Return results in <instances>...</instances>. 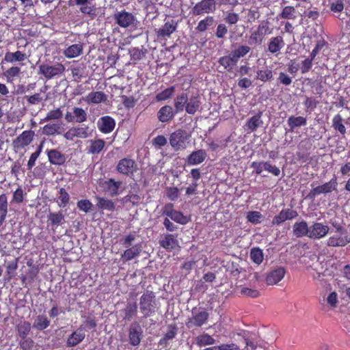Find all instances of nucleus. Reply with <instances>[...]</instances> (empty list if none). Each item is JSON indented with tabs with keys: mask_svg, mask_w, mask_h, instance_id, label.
<instances>
[{
	"mask_svg": "<svg viewBox=\"0 0 350 350\" xmlns=\"http://www.w3.org/2000/svg\"><path fill=\"white\" fill-rule=\"evenodd\" d=\"M139 306L140 312L146 319L155 314L159 308L154 293L148 290L140 297Z\"/></svg>",
	"mask_w": 350,
	"mask_h": 350,
	"instance_id": "nucleus-1",
	"label": "nucleus"
},
{
	"mask_svg": "<svg viewBox=\"0 0 350 350\" xmlns=\"http://www.w3.org/2000/svg\"><path fill=\"white\" fill-rule=\"evenodd\" d=\"M209 318V314L204 308L194 307L191 310V315L185 322L188 329H194L206 324Z\"/></svg>",
	"mask_w": 350,
	"mask_h": 350,
	"instance_id": "nucleus-2",
	"label": "nucleus"
},
{
	"mask_svg": "<svg viewBox=\"0 0 350 350\" xmlns=\"http://www.w3.org/2000/svg\"><path fill=\"white\" fill-rule=\"evenodd\" d=\"M273 33V28L271 27L269 21H262L254 30L250 36L249 42L252 45H260L265 38Z\"/></svg>",
	"mask_w": 350,
	"mask_h": 350,
	"instance_id": "nucleus-3",
	"label": "nucleus"
},
{
	"mask_svg": "<svg viewBox=\"0 0 350 350\" xmlns=\"http://www.w3.org/2000/svg\"><path fill=\"white\" fill-rule=\"evenodd\" d=\"M190 135L183 129H178L172 133L169 137L170 144L175 151L187 148Z\"/></svg>",
	"mask_w": 350,
	"mask_h": 350,
	"instance_id": "nucleus-4",
	"label": "nucleus"
},
{
	"mask_svg": "<svg viewBox=\"0 0 350 350\" xmlns=\"http://www.w3.org/2000/svg\"><path fill=\"white\" fill-rule=\"evenodd\" d=\"M65 66L59 62L53 65L42 64L38 66V74L43 75L47 80L59 77L65 72Z\"/></svg>",
	"mask_w": 350,
	"mask_h": 350,
	"instance_id": "nucleus-5",
	"label": "nucleus"
},
{
	"mask_svg": "<svg viewBox=\"0 0 350 350\" xmlns=\"http://www.w3.org/2000/svg\"><path fill=\"white\" fill-rule=\"evenodd\" d=\"M137 169L136 162L129 158L121 159L116 167V170L118 173L129 177L133 176Z\"/></svg>",
	"mask_w": 350,
	"mask_h": 350,
	"instance_id": "nucleus-6",
	"label": "nucleus"
},
{
	"mask_svg": "<svg viewBox=\"0 0 350 350\" xmlns=\"http://www.w3.org/2000/svg\"><path fill=\"white\" fill-rule=\"evenodd\" d=\"M337 186V179L336 177H334L329 182L312 188L307 195L306 198L310 200H314L316 196L319 195L322 193H329L332 191L336 190Z\"/></svg>",
	"mask_w": 350,
	"mask_h": 350,
	"instance_id": "nucleus-7",
	"label": "nucleus"
},
{
	"mask_svg": "<svg viewBox=\"0 0 350 350\" xmlns=\"http://www.w3.org/2000/svg\"><path fill=\"white\" fill-rule=\"evenodd\" d=\"M113 19L116 23L122 28L134 26L137 21V18L133 14L125 10L116 12L113 15Z\"/></svg>",
	"mask_w": 350,
	"mask_h": 350,
	"instance_id": "nucleus-8",
	"label": "nucleus"
},
{
	"mask_svg": "<svg viewBox=\"0 0 350 350\" xmlns=\"http://www.w3.org/2000/svg\"><path fill=\"white\" fill-rule=\"evenodd\" d=\"M174 204L169 203L165 205L163 211V214L170 217L174 221L185 225L189 221L190 218L183 215L180 211H176L173 208Z\"/></svg>",
	"mask_w": 350,
	"mask_h": 350,
	"instance_id": "nucleus-9",
	"label": "nucleus"
},
{
	"mask_svg": "<svg viewBox=\"0 0 350 350\" xmlns=\"http://www.w3.org/2000/svg\"><path fill=\"white\" fill-rule=\"evenodd\" d=\"M215 8L216 1L215 0H201L193 7L191 12L193 15L198 16L213 13Z\"/></svg>",
	"mask_w": 350,
	"mask_h": 350,
	"instance_id": "nucleus-10",
	"label": "nucleus"
},
{
	"mask_svg": "<svg viewBox=\"0 0 350 350\" xmlns=\"http://www.w3.org/2000/svg\"><path fill=\"white\" fill-rule=\"evenodd\" d=\"M34 136V132L33 131H24L20 134L16 139L12 142V146L14 150H21L27 146H29L32 142Z\"/></svg>",
	"mask_w": 350,
	"mask_h": 350,
	"instance_id": "nucleus-11",
	"label": "nucleus"
},
{
	"mask_svg": "<svg viewBox=\"0 0 350 350\" xmlns=\"http://www.w3.org/2000/svg\"><path fill=\"white\" fill-rule=\"evenodd\" d=\"M329 228L320 222H314L309 228L308 237L310 239L319 240L325 237L329 232Z\"/></svg>",
	"mask_w": 350,
	"mask_h": 350,
	"instance_id": "nucleus-12",
	"label": "nucleus"
},
{
	"mask_svg": "<svg viewBox=\"0 0 350 350\" xmlns=\"http://www.w3.org/2000/svg\"><path fill=\"white\" fill-rule=\"evenodd\" d=\"M350 243V236L348 232L344 233H336L329 237L326 241V245L332 247H345Z\"/></svg>",
	"mask_w": 350,
	"mask_h": 350,
	"instance_id": "nucleus-13",
	"label": "nucleus"
},
{
	"mask_svg": "<svg viewBox=\"0 0 350 350\" xmlns=\"http://www.w3.org/2000/svg\"><path fill=\"white\" fill-rule=\"evenodd\" d=\"M143 330L137 321L131 323L129 328V340L132 346H138L142 339Z\"/></svg>",
	"mask_w": 350,
	"mask_h": 350,
	"instance_id": "nucleus-14",
	"label": "nucleus"
},
{
	"mask_svg": "<svg viewBox=\"0 0 350 350\" xmlns=\"http://www.w3.org/2000/svg\"><path fill=\"white\" fill-rule=\"evenodd\" d=\"M298 216L297 211L293 208H283L280 212L274 216L271 221L273 226H280L287 220H292Z\"/></svg>",
	"mask_w": 350,
	"mask_h": 350,
	"instance_id": "nucleus-15",
	"label": "nucleus"
},
{
	"mask_svg": "<svg viewBox=\"0 0 350 350\" xmlns=\"http://www.w3.org/2000/svg\"><path fill=\"white\" fill-rule=\"evenodd\" d=\"M286 274V269L283 267H279L268 272L265 277V282L267 285L273 286L280 282Z\"/></svg>",
	"mask_w": 350,
	"mask_h": 350,
	"instance_id": "nucleus-16",
	"label": "nucleus"
},
{
	"mask_svg": "<svg viewBox=\"0 0 350 350\" xmlns=\"http://www.w3.org/2000/svg\"><path fill=\"white\" fill-rule=\"evenodd\" d=\"M267 51L271 54L278 55L285 46V42L282 36L271 37L267 42Z\"/></svg>",
	"mask_w": 350,
	"mask_h": 350,
	"instance_id": "nucleus-17",
	"label": "nucleus"
},
{
	"mask_svg": "<svg viewBox=\"0 0 350 350\" xmlns=\"http://www.w3.org/2000/svg\"><path fill=\"white\" fill-rule=\"evenodd\" d=\"M143 247L142 243L134 244L132 247L126 248L121 254V260L126 262L137 257H139L142 252Z\"/></svg>",
	"mask_w": 350,
	"mask_h": 350,
	"instance_id": "nucleus-18",
	"label": "nucleus"
},
{
	"mask_svg": "<svg viewBox=\"0 0 350 350\" xmlns=\"http://www.w3.org/2000/svg\"><path fill=\"white\" fill-rule=\"evenodd\" d=\"M176 113L172 106L166 105L159 109L157 117L160 122L168 123L174 118Z\"/></svg>",
	"mask_w": 350,
	"mask_h": 350,
	"instance_id": "nucleus-19",
	"label": "nucleus"
},
{
	"mask_svg": "<svg viewBox=\"0 0 350 350\" xmlns=\"http://www.w3.org/2000/svg\"><path fill=\"white\" fill-rule=\"evenodd\" d=\"M206 157L207 154L205 150H197L191 152V153L187 156L186 159V164L187 165H200L205 161Z\"/></svg>",
	"mask_w": 350,
	"mask_h": 350,
	"instance_id": "nucleus-20",
	"label": "nucleus"
},
{
	"mask_svg": "<svg viewBox=\"0 0 350 350\" xmlns=\"http://www.w3.org/2000/svg\"><path fill=\"white\" fill-rule=\"evenodd\" d=\"M116 122L114 119L109 116L101 117L98 122V128L99 131L105 134L111 133L115 128Z\"/></svg>",
	"mask_w": 350,
	"mask_h": 350,
	"instance_id": "nucleus-21",
	"label": "nucleus"
},
{
	"mask_svg": "<svg viewBox=\"0 0 350 350\" xmlns=\"http://www.w3.org/2000/svg\"><path fill=\"white\" fill-rule=\"evenodd\" d=\"M46 152L49 162L53 165H62L66 161V155L56 149L46 150Z\"/></svg>",
	"mask_w": 350,
	"mask_h": 350,
	"instance_id": "nucleus-22",
	"label": "nucleus"
},
{
	"mask_svg": "<svg viewBox=\"0 0 350 350\" xmlns=\"http://www.w3.org/2000/svg\"><path fill=\"white\" fill-rule=\"evenodd\" d=\"M85 337V332L83 329L79 328L77 330L72 332V334L68 337L66 340L67 347H74L81 342Z\"/></svg>",
	"mask_w": 350,
	"mask_h": 350,
	"instance_id": "nucleus-23",
	"label": "nucleus"
},
{
	"mask_svg": "<svg viewBox=\"0 0 350 350\" xmlns=\"http://www.w3.org/2000/svg\"><path fill=\"white\" fill-rule=\"evenodd\" d=\"M177 24L174 20L167 21L159 29L156 30L158 38L170 37L176 29Z\"/></svg>",
	"mask_w": 350,
	"mask_h": 350,
	"instance_id": "nucleus-24",
	"label": "nucleus"
},
{
	"mask_svg": "<svg viewBox=\"0 0 350 350\" xmlns=\"http://www.w3.org/2000/svg\"><path fill=\"white\" fill-rule=\"evenodd\" d=\"M83 52V44L81 42H79L71 44L64 49L63 55L68 59H72L81 55Z\"/></svg>",
	"mask_w": 350,
	"mask_h": 350,
	"instance_id": "nucleus-25",
	"label": "nucleus"
},
{
	"mask_svg": "<svg viewBox=\"0 0 350 350\" xmlns=\"http://www.w3.org/2000/svg\"><path fill=\"white\" fill-rule=\"evenodd\" d=\"M202 105L201 97L198 95L191 96L187 102L185 111L189 115H194L197 111H199Z\"/></svg>",
	"mask_w": 350,
	"mask_h": 350,
	"instance_id": "nucleus-26",
	"label": "nucleus"
},
{
	"mask_svg": "<svg viewBox=\"0 0 350 350\" xmlns=\"http://www.w3.org/2000/svg\"><path fill=\"white\" fill-rule=\"evenodd\" d=\"M103 186L106 192H107L111 197L116 196L118 194V190L122 185L120 180H115L113 178H109L104 181Z\"/></svg>",
	"mask_w": 350,
	"mask_h": 350,
	"instance_id": "nucleus-27",
	"label": "nucleus"
},
{
	"mask_svg": "<svg viewBox=\"0 0 350 350\" xmlns=\"http://www.w3.org/2000/svg\"><path fill=\"white\" fill-rule=\"evenodd\" d=\"M159 244L161 247L167 250H173L178 246L177 236L172 234H167L159 241Z\"/></svg>",
	"mask_w": 350,
	"mask_h": 350,
	"instance_id": "nucleus-28",
	"label": "nucleus"
},
{
	"mask_svg": "<svg viewBox=\"0 0 350 350\" xmlns=\"http://www.w3.org/2000/svg\"><path fill=\"white\" fill-rule=\"evenodd\" d=\"M123 320L130 321L137 314V305L136 302L128 303L126 307L120 310Z\"/></svg>",
	"mask_w": 350,
	"mask_h": 350,
	"instance_id": "nucleus-29",
	"label": "nucleus"
},
{
	"mask_svg": "<svg viewBox=\"0 0 350 350\" xmlns=\"http://www.w3.org/2000/svg\"><path fill=\"white\" fill-rule=\"evenodd\" d=\"M27 59V55L21 51L15 52H7L5 54L3 60L8 63L22 62Z\"/></svg>",
	"mask_w": 350,
	"mask_h": 350,
	"instance_id": "nucleus-30",
	"label": "nucleus"
},
{
	"mask_svg": "<svg viewBox=\"0 0 350 350\" xmlns=\"http://www.w3.org/2000/svg\"><path fill=\"white\" fill-rule=\"evenodd\" d=\"M88 103L98 104L107 100V96L103 92H91L84 99Z\"/></svg>",
	"mask_w": 350,
	"mask_h": 350,
	"instance_id": "nucleus-31",
	"label": "nucleus"
},
{
	"mask_svg": "<svg viewBox=\"0 0 350 350\" xmlns=\"http://www.w3.org/2000/svg\"><path fill=\"white\" fill-rule=\"evenodd\" d=\"M48 221L49 226L53 228L63 224L65 219L62 211L50 212L48 215Z\"/></svg>",
	"mask_w": 350,
	"mask_h": 350,
	"instance_id": "nucleus-32",
	"label": "nucleus"
},
{
	"mask_svg": "<svg viewBox=\"0 0 350 350\" xmlns=\"http://www.w3.org/2000/svg\"><path fill=\"white\" fill-rule=\"evenodd\" d=\"M310 226H308L305 221L295 222L293 225V234L296 237H303L307 236L308 237Z\"/></svg>",
	"mask_w": 350,
	"mask_h": 350,
	"instance_id": "nucleus-33",
	"label": "nucleus"
},
{
	"mask_svg": "<svg viewBox=\"0 0 350 350\" xmlns=\"http://www.w3.org/2000/svg\"><path fill=\"white\" fill-rule=\"evenodd\" d=\"M189 98L187 93L183 92L174 98V106L176 113L182 112L185 109Z\"/></svg>",
	"mask_w": 350,
	"mask_h": 350,
	"instance_id": "nucleus-34",
	"label": "nucleus"
},
{
	"mask_svg": "<svg viewBox=\"0 0 350 350\" xmlns=\"http://www.w3.org/2000/svg\"><path fill=\"white\" fill-rule=\"evenodd\" d=\"M218 62L228 72H232L238 63L230 54L221 57Z\"/></svg>",
	"mask_w": 350,
	"mask_h": 350,
	"instance_id": "nucleus-35",
	"label": "nucleus"
},
{
	"mask_svg": "<svg viewBox=\"0 0 350 350\" xmlns=\"http://www.w3.org/2000/svg\"><path fill=\"white\" fill-rule=\"evenodd\" d=\"M177 332H178V327H177L176 324L174 323V324L168 325L167 331L165 333V334L164 335V336L160 339L159 342V345H166L168 340H172L176 336Z\"/></svg>",
	"mask_w": 350,
	"mask_h": 350,
	"instance_id": "nucleus-36",
	"label": "nucleus"
},
{
	"mask_svg": "<svg viewBox=\"0 0 350 350\" xmlns=\"http://www.w3.org/2000/svg\"><path fill=\"white\" fill-rule=\"evenodd\" d=\"M344 120L342 116L339 113L335 115L332 120V126L335 131L339 132V133L344 137L346 134V127L343 124Z\"/></svg>",
	"mask_w": 350,
	"mask_h": 350,
	"instance_id": "nucleus-37",
	"label": "nucleus"
},
{
	"mask_svg": "<svg viewBox=\"0 0 350 350\" xmlns=\"http://www.w3.org/2000/svg\"><path fill=\"white\" fill-rule=\"evenodd\" d=\"M8 212V197L6 194L0 195V227L5 220Z\"/></svg>",
	"mask_w": 350,
	"mask_h": 350,
	"instance_id": "nucleus-38",
	"label": "nucleus"
},
{
	"mask_svg": "<svg viewBox=\"0 0 350 350\" xmlns=\"http://www.w3.org/2000/svg\"><path fill=\"white\" fill-rule=\"evenodd\" d=\"M21 73V68L13 66L3 72V75L8 83H12L16 77H18Z\"/></svg>",
	"mask_w": 350,
	"mask_h": 350,
	"instance_id": "nucleus-39",
	"label": "nucleus"
},
{
	"mask_svg": "<svg viewBox=\"0 0 350 350\" xmlns=\"http://www.w3.org/2000/svg\"><path fill=\"white\" fill-rule=\"evenodd\" d=\"M287 124L290 127V130L293 131L295 128L306 126L307 124V120L302 116H291L288 118Z\"/></svg>",
	"mask_w": 350,
	"mask_h": 350,
	"instance_id": "nucleus-40",
	"label": "nucleus"
},
{
	"mask_svg": "<svg viewBox=\"0 0 350 350\" xmlns=\"http://www.w3.org/2000/svg\"><path fill=\"white\" fill-rule=\"evenodd\" d=\"M96 206L98 209L107 210L111 212L115 210L116 204L112 200L103 197H96Z\"/></svg>",
	"mask_w": 350,
	"mask_h": 350,
	"instance_id": "nucleus-41",
	"label": "nucleus"
},
{
	"mask_svg": "<svg viewBox=\"0 0 350 350\" xmlns=\"http://www.w3.org/2000/svg\"><path fill=\"white\" fill-rule=\"evenodd\" d=\"M105 146V142L102 139L92 140L90 141V145L88 148V152L92 154H98L103 150Z\"/></svg>",
	"mask_w": 350,
	"mask_h": 350,
	"instance_id": "nucleus-42",
	"label": "nucleus"
},
{
	"mask_svg": "<svg viewBox=\"0 0 350 350\" xmlns=\"http://www.w3.org/2000/svg\"><path fill=\"white\" fill-rule=\"evenodd\" d=\"M251 50V48L247 45H238L230 53L234 59L238 62L239 59L245 57Z\"/></svg>",
	"mask_w": 350,
	"mask_h": 350,
	"instance_id": "nucleus-43",
	"label": "nucleus"
},
{
	"mask_svg": "<svg viewBox=\"0 0 350 350\" xmlns=\"http://www.w3.org/2000/svg\"><path fill=\"white\" fill-rule=\"evenodd\" d=\"M196 340V345L199 347L213 345L215 343V338L208 334H202L198 336Z\"/></svg>",
	"mask_w": 350,
	"mask_h": 350,
	"instance_id": "nucleus-44",
	"label": "nucleus"
},
{
	"mask_svg": "<svg viewBox=\"0 0 350 350\" xmlns=\"http://www.w3.org/2000/svg\"><path fill=\"white\" fill-rule=\"evenodd\" d=\"M50 325V321L44 314L38 315L34 320L33 327L38 330H44Z\"/></svg>",
	"mask_w": 350,
	"mask_h": 350,
	"instance_id": "nucleus-45",
	"label": "nucleus"
},
{
	"mask_svg": "<svg viewBox=\"0 0 350 350\" xmlns=\"http://www.w3.org/2000/svg\"><path fill=\"white\" fill-rule=\"evenodd\" d=\"M261 116L262 112H258L247 120L246 126L251 131H255L257 128L262 124Z\"/></svg>",
	"mask_w": 350,
	"mask_h": 350,
	"instance_id": "nucleus-46",
	"label": "nucleus"
},
{
	"mask_svg": "<svg viewBox=\"0 0 350 350\" xmlns=\"http://www.w3.org/2000/svg\"><path fill=\"white\" fill-rule=\"evenodd\" d=\"M18 335L20 338L27 337L31 331V323L29 321H21L16 327Z\"/></svg>",
	"mask_w": 350,
	"mask_h": 350,
	"instance_id": "nucleus-47",
	"label": "nucleus"
},
{
	"mask_svg": "<svg viewBox=\"0 0 350 350\" xmlns=\"http://www.w3.org/2000/svg\"><path fill=\"white\" fill-rule=\"evenodd\" d=\"M295 8L291 5L285 6L282 12L278 14V18L281 19L294 20L296 18Z\"/></svg>",
	"mask_w": 350,
	"mask_h": 350,
	"instance_id": "nucleus-48",
	"label": "nucleus"
},
{
	"mask_svg": "<svg viewBox=\"0 0 350 350\" xmlns=\"http://www.w3.org/2000/svg\"><path fill=\"white\" fill-rule=\"evenodd\" d=\"M175 92V87L174 86H170L164 90L161 91V92L158 93L155 96V100L157 102H161L164 101L166 100L170 99Z\"/></svg>",
	"mask_w": 350,
	"mask_h": 350,
	"instance_id": "nucleus-49",
	"label": "nucleus"
},
{
	"mask_svg": "<svg viewBox=\"0 0 350 350\" xmlns=\"http://www.w3.org/2000/svg\"><path fill=\"white\" fill-rule=\"evenodd\" d=\"M62 126L60 124L53 123L47 124L43 126L42 132L46 135H54L55 134L61 133Z\"/></svg>",
	"mask_w": 350,
	"mask_h": 350,
	"instance_id": "nucleus-50",
	"label": "nucleus"
},
{
	"mask_svg": "<svg viewBox=\"0 0 350 350\" xmlns=\"http://www.w3.org/2000/svg\"><path fill=\"white\" fill-rule=\"evenodd\" d=\"M250 259L257 265H260L264 259L262 250L259 247H254L250 251Z\"/></svg>",
	"mask_w": 350,
	"mask_h": 350,
	"instance_id": "nucleus-51",
	"label": "nucleus"
},
{
	"mask_svg": "<svg viewBox=\"0 0 350 350\" xmlns=\"http://www.w3.org/2000/svg\"><path fill=\"white\" fill-rule=\"evenodd\" d=\"M70 201V196L66 189L61 187L59 190V196L57 198V203L61 208L66 207Z\"/></svg>",
	"mask_w": 350,
	"mask_h": 350,
	"instance_id": "nucleus-52",
	"label": "nucleus"
},
{
	"mask_svg": "<svg viewBox=\"0 0 350 350\" xmlns=\"http://www.w3.org/2000/svg\"><path fill=\"white\" fill-rule=\"evenodd\" d=\"M73 117L75 122L82 123L87 120L88 115L83 109L75 107L73 108Z\"/></svg>",
	"mask_w": 350,
	"mask_h": 350,
	"instance_id": "nucleus-53",
	"label": "nucleus"
},
{
	"mask_svg": "<svg viewBox=\"0 0 350 350\" xmlns=\"http://www.w3.org/2000/svg\"><path fill=\"white\" fill-rule=\"evenodd\" d=\"M273 77V71L271 69L258 70L256 72V79L262 82L271 81Z\"/></svg>",
	"mask_w": 350,
	"mask_h": 350,
	"instance_id": "nucleus-54",
	"label": "nucleus"
},
{
	"mask_svg": "<svg viewBox=\"0 0 350 350\" xmlns=\"http://www.w3.org/2000/svg\"><path fill=\"white\" fill-rule=\"evenodd\" d=\"M214 18L213 16H207L204 19L201 20L196 27V30L200 32L205 31L209 27L213 25Z\"/></svg>",
	"mask_w": 350,
	"mask_h": 350,
	"instance_id": "nucleus-55",
	"label": "nucleus"
},
{
	"mask_svg": "<svg viewBox=\"0 0 350 350\" xmlns=\"http://www.w3.org/2000/svg\"><path fill=\"white\" fill-rule=\"evenodd\" d=\"M263 217L262 213L259 211H249L247 213L246 219L247 220L252 223V224H258L261 222V220Z\"/></svg>",
	"mask_w": 350,
	"mask_h": 350,
	"instance_id": "nucleus-56",
	"label": "nucleus"
},
{
	"mask_svg": "<svg viewBox=\"0 0 350 350\" xmlns=\"http://www.w3.org/2000/svg\"><path fill=\"white\" fill-rule=\"evenodd\" d=\"M63 113L60 108L50 110L46 115L45 118L42 120L44 122L51 120H57L62 118Z\"/></svg>",
	"mask_w": 350,
	"mask_h": 350,
	"instance_id": "nucleus-57",
	"label": "nucleus"
},
{
	"mask_svg": "<svg viewBox=\"0 0 350 350\" xmlns=\"http://www.w3.org/2000/svg\"><path fill=\"white\" fill-rule=\"evenodd\" d=\"M329 9L333 12H342L344 10L343 0H328Z\"/></svg>",
	"mask_w": 350,
	"mask_h": 350,
	"instance_id": "nucleus-58",
	"label": "nucleus"
},
{
	"mask_svg": "<svg viewBox=\"0 0 350 350\" xmlns=\"http://www.w3.org/2000/svg\"><path fill=\"white\" fill-rule=\"evenodd\" d=\"M25 193L21 187L18 186L12 195V202L21 204L24 200Z\"/></svg>",
	"mask_w": 350,
	"mask_h": 350,
	"instance_id": "nucleus-59",
	"label": "nucleus"
},
{
	"mask_svg": "<svg viewBox=\"0 0 350 350\" xmlns=\"http://www.w3.org/2000/svg\"><path fill=\"white\" fill-rule=\"evenodd\" d=\"M78 208L84 213H88L92 210L93 204L89 200H80L77 202Z\"/></svg>",
	"mask_w": 350,
	"mask_h": 350,
	"instance_id": "nucleus-60",
	"label": "nucleus"
},
{
	"mask_svg": "<svg viewBox=\"0 0 350 350\" xmlns=\"http://www.w3.org/2000/svg\"><path fill=\"white\" fill-rule=\"evenodd\" d=\"M18 342L19 347L23 350H31L34 345L33 340L31 338H20Z\"/></svg>",
	"mask_w": 350,
	"mask_h": 350,
	"instance_id": "nucleus-61",
	"label": "nucleus"
},
{
	"mask_svg": "<svg viewBox=\"0 0 350 350\" xmlns=\"http://www.w3.org/2000/svg\"><path fill=\"white\" fill-rule=\"evenodd\" d=\"M136 239V236L134 234L130 233L120 240V243L124 247L128 248L133 245Z\"/></svg>",
	"mask_w": 350,
	"mask_h": 350,
	"instance_id": "nucleus-62",
	"label": "nucleus"
},
{
	"mask_svg": "<svg viewBox=\"0 0 350 350\" xmlns=\"http://www.w3.org/2000/svg\"><path fill=\"white\" fill-rule=\"evenodd\" d=\"M18 258H15L14 260L9 262V263L6 265V273L10 278H12L14 276V273L18 268Z\"/></svg>",
	"mask_w": 350,
	"mask_h": 350,
	"instance_id": "nucleus-63",
	"label": "nucleus"
},
{
	"mask_svg": "<svg viewBox=\"0 0 350 350\" xmlns=\"http://www.w3.org/2000/svg\"><path fill=\"white\" fill-rule=\"evenodd\" d=\"M77 137L79 138H87L90 135L88 126H77L74 127Z\"/></svg>",
	"mask_w": 350,
	"mask_h": 350,
	"instance_id": "nucleus-64",
	"label": "nucleus"
}]
</instances>
